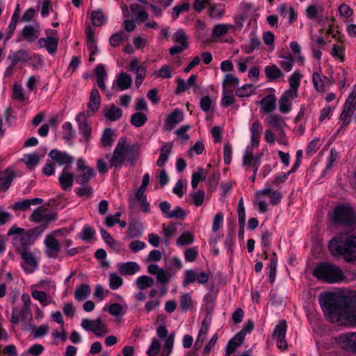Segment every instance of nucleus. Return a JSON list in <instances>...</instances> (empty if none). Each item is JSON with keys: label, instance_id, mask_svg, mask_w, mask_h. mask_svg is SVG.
Instances as JSON below:
<instances>
[{"label": "nucleus", "instance_id": "f257e3e1", "mask_svg": "<svg viewBox=\"0 0 356 356\" xmlns=\"http://www.w3.org/2000/svg\"><path fill=\"white\" fill-rule=\"evenodd\" d=\"M319 303L327 319L331 322L347 318L350 309L356 306V291L347 296H339L327 292L321 294Z\"/></svg>", "mask_w": 356, "mask_h": 356}, {"label": "nucleus", "instance_id": "f03ea898", "mask_svg": "<svg viewBox=\"0 0 356 356\" xmlns=\"http://www.w3.org/2000/svg\"><path fill=\"white\" fill-rule=\"evenodd\" d=\"M328 248L334 256H341L348 262L356 261V233L341 234L330 241Z\"/></svg>", "mask_w": 356, "mask_h": 356}, {"label": "nucleus", "instance_id": "7ed1b4c3", "mask_svg": "<svg viewBox=\"0 0 356 356\" xmlns=\"http://www.w3.org/2000/svg\"><path fill=\"white\" fill-rule=\"evenodd\" d=\"M313 275L327 283H337L344 279L343 271L337 266L321 262L314 269Z\"/></svg>", "mask_w": 356, "mask_h": 356}, {"label": "nucleus", "instance_id": "20e7f679", "mask_svg": "<svg viewBox=\"0 0 356 356\" xmlns=\"http://www.w3.org/2000/svg\"><path fill=\"white\" fill-rule=\"evenodd\" d=\"M7 236H13L12 244L16 253L29 250V247L33 244V240L30 239L26 229L18 227L15 225L8 229Z\"/></svg>", "mask_w": 356, "mask_h": 356}, {"label": "nucleus", "instance_id": "39448f33", "mask_svg": "<svg viewBox=\"0 0 356 356\" xmlns=\"http://www.w3.org/2000/svg\"><path fill=\"white\" fill-rule=\"evenodd\" d=\"M333 218L336 223L350 228L356 227V212L350 206L341 204L336 207Z\"/></svg>", "mask_w": 356, "mask_h": 356}, {"label": "nucleus", "instance_id": "423d86ee", "mask_svg": "<svg viewBox=\"0 0 356 356\" xmlns=\"http://www.w3.org/2000/svg\"><path fill=\"white\" fill-rule=\"evenodd\" d=\"M57 219V212L49 211L47 209H42L41 207H37L29 218L31 222L45 225L46 227L49 223L56 221Z\"/></svg>", "mask_w": 356, "mask_h": 356}, {"label": "nucleus", "instance_id": "0eeeda50", "mask_svg": "<svg viewBox=\"0 0 356 356\" xmlns=\"http://www.w3.org/2000/svg\"><path fill=\"white\" fill-rule=\"evenodd\" d=\"M125 154V139L120 138L109 160L108 167L120 168L126 161Z\"/></svg>", "mask_w": 356, "mask_h": 356}, {"label": "nucleus", "instance_id": "6e6552de", "mask_svg": "<svg viewBox=\"0 0 356 356\" xmlns=\"http://www.w3.org/2000/svg\"><path fill=\"white\" fill-rule=\"evenodd\" d=\"M81 325L84 330L93 332L97 337L108 333V330L100 318L93 321L85 318L82 320Z\"/></svg>", "mask_w": 356, "mask_h": 356}, {"label": "nucleus", "instance_id": "1a4fd4ad", "mask_svg": "<svg viewBox=\"0 0 356 356\" xmlns=\"http://www.w3.org/2000/svg\"><path fill=\"white\" fill-rule=\"evenodd\" d=\"M19 254L24 266H23L24 270L27 273H31L35 270L38 266V261L33 254L29 250H23L17 252Z\"/></svg>", "mask_w": 356, "mask_h": 356}, {"label": "nucleus", "instance_id": "9d476101", "mask_svg": "<svg viewBox=\"0 0 356 356\" xmlns=\"http://www.w3.org/2000/svg\"><path fill=\"white\" fill-rule=\"evenodd\" d=\"M286 332V321H280L277 325L273 334V337L276 340L277 346L280 349H285L287 347V343L285 339Z\"/></svg>", "mask_w": 356, "mask_h": 356}, {"label": "nucleus", "instance_id": "9b49d317", "mask_svg": "<svg viewBox=\"0 0 356 356\" xmlns=\"http://www.w3.org/2000/svg\"><path fill=\"white\" fill-rule=\"evenodd\" d=\"M295 91L286 90L279 99V109L282 113H287L291 110V102L297 97Z\"/></svg>", "mask_w": 356, "mask_h": 356}, {"label": "nucleus", "instance_id": "f8f14e48", "mask_svg": "<svg viewBox=\"0 0 356 356\" xmlns=\"http://www.w3.org/2000/svg\"><path fill=\"white\" fill-rule=\"evenodd\" d=\"M129 70L136 74L135 84L137 88H139L145 77L146 68L139 65L138 59H134L129 63Z\"/></svg>", "mask_w": 356, "mask_h": 356}, {"label": "nucleus", "instance_id": "ddd939ff", "mask_svg": "<svg viewBox=\"0 0 356 356\" xmlns=\"http://www.w3.org/2000/svg\"><path fill=\"white\" fill-rule=\"evenodd\" d=\"M45 254L49 258H56L60 250L58 241L52 235H47L44 240Z\"/></svg>", "mask_w": 356, "mask_h": 356}, {"label": "nucleus", "instance_id": "4468645a", "mask_svg": "<svg viewBox=\"0 0 356 356\" xmlns=\"http://www.w3.org/2000/svg\"><path fill=\"white\" fill-rule=\"evenodd\" d=\"M49 156L60 165H65V168H64L65 170L67 166L70 165L74 161V158L72 156L65 152L58 151L56 149L51 150Z\"/></svg>", "mask_w": 356, "mask_h": 356}, {"label": "nucleus", "instance_id": "2eb2a0df", "mask_svg": "<svg viewBox=\"0 0 356 356\" xmlns=\"http://www.w3.org/2000/svg\"><path fill=\"white\" fill-rule=\"evenodd\" d=\"M184 112L179 108H175L166 118L163 127L165 131H171L177 124L184 120Z\"/></svg>", "mask_w": 356, "mask_h": 356}, {"label": "nucleus", "instance_id": "dca6fc26", "mask_svg": "<svg viewBox=\"0 0 356 356\" xmlns=\"http://www.w3.org/2000/svg\"><path fill=\"white\" fill-rule=\"evenodd\" d=\"M339 343L344 349L356 352V332L339 336Z\"/></svg>", "mask_w": 356, "mask_h": 356}, {"label": "nucleus", "instance_id": "f3484780", "mask_svg": "<svg viewBox=\"0 0 356 356\" xmlns=\"http://www.w3.org/2000/svg\"><path fill=\"white\" fill-rule=\"evenodd\" d=\"M76 120L78 124L80 133L85 138L86 141H88L91 136V128L88 124L86 121V116L84 113H79L76 117Z\"/></svg>", "mask_w": 356, "mask_h": 356}, {"label": "nucleus", "instance_id": "a211bd4d", "mask_svg": "<svg viewBox=\"0 0 356 356\" xmlns=\"http://www.w3.org/2000/svg\"><path fill=\"white\" fill-rule=\"evenodd\" d=\"M40 48L45 47L50 54L56 53L58 49V40L53 36L40 38L38 41Z\"/></svg>", "mask_w": 356, "mask_h": 356}, {"label": "nucleus", "instance_id": "6ab92c4d", "mask_svg": "<svg viewBox=\"0 0 356 356\" xmlns=\"http://www.w3.org/2000/svg\"><path fill=\"white\" fill-rule=\"evenodd\" d=\"M15 177V173L10 168L0 172V191H6Z\"/></svg>", "mask_w": 356, "mask_h": 356}, {"label": "nucleus", "instance_id": "aec40b11", "mask_svg": "<svg viewBox=\"0 0 356 356\" xmlns=\"http://www.w3.org/2000/svg\"><path fill=\"white\" fill-rule=\"evenodd\" d=\"M104 117L110 121H117L122 115V111L114 104L106 105L104 107Z\"/></svg>", "mask_w": 356, "mask_h": 356}, {"label": "nucleus", "instance_id": "412c9836", "mask_svg": "<svg viewBox=\"0 0 356 356\" xmlns=\"http://www.w3.org/2000/svg\"><path fill=\"white\" fill-rule=\"evenodd\" d=\"M8 59L10 60L13 65H17L19 63H27L31 59V56L26 50L19 49L18 51L10 52L8 56Z\"/></svg>", "mask_w": 356, "mask_h": 356}, {"label": "nucleus", "instance_id": "4be33fe9", "mask_svg": "<svg viewBox=\"0 0 356 356\" xmlns=\"http://www.w3.org/2000/svg\"><path fill=\"white\" fill-rule=\"evenodd\" d=\"M276 100L274 94H269L260 100V107L264 113H271L275 108Z\"/></svg>", "mask_w": 356, "mask_h": 356}, {"label": "nucleus", "instance_id": "5701e85b", "mask_svg": "<svg viewBox=\"0 0 356 356\" xmlns=\"http://www.w3.org/2000/svg\"><path fill=\"white\" fill-rule=\"evenodd\" d=\"M74 179L75 177L72 172H67L65 169H63L58 178V181L62 189L64 191L70 189L73 185Z\"/></svg>", "mask_w": 356, "mask_h": 356}, {"label": "nucleus", "instance_id": "b1692460", "mask_svg": "<svg viewBox=\"0 0 356 356\" xmlns=\"http://www.w3.org/2000/svg\"><path fill=\"white\" fill-rule=\"evenodd\" d=\"M125 152L126 161L129 163L131 166L135 165L139 156L138 146L134 145H127L125 143Z\"/></svg>", "mask_w": 356, "mask_h": 356}, {"label": "nucleus", "instance_id": "393cba45", "mask_svg": "<svg viewBox=\"0 0 356 356\" xmlns=\"http://www.w3.org/2000/svg\"><path fill=\"white\" fill-rule=\"evenodd\" d=\"M39 33V26H36L35 27L32 26H25L22 29L21 34L24 39L26 40L29 42H33L38 38Z\"/></svg>", "mask_w": 356, "mask_h": 356}, {"label": "nucleus", "instance_id": "a878e982", "mask_svg": "<svg viewBox=\"0 0 356 356\" xmlns=\"http://www.w3.org/2000/svg\"><path fill=\"white\" fill-rule=\"evenodd\" d=\"M118 270L122 275H132L140 270L139 265L134 261L120 264Z\"/></svg>", "mask_w": 356, "mask_h": 356}, {"label": "nucleus", "instance_id": "bb28decb", "mask_svg": "<svg viewBox=\"0 0 356 356\" xmlns=\"http://www.w3.org/2000/svg\"><path fill=\"white\" fill-rule=\"evenodd\" d=\"M263 128L259 121H255L250 127L251 145L258 146Z\"/></svg>", "mask_w": 356, "mask_h": 356}, {"label": "nucleus", "instance_id": "cd10ccee", "mask_svg": "<svg viewBox=\"0 0 356 356\" xmlns=\"http://www.w3.org/2000/svg\"><path fill=\"white\" fill-rule=\"evenodd\" d=\"M172 143H165L160 149V156L156 161L158 166H163L168 161L169 155L172 152Z\"/></svg>", "mask_w": 356, "mask_h": 356}, {"label": "nucleus", "instance_id": "c85d7f7f", "mask_svg": "<svg viewBox=\"0 0 356 356\" xmlns=\"http://www.w3.org/2000/svg\"><path fill=\"white\" fill-rule=\"evenodd\" d=\"M101 97L97 88H93L90 92V100L88 104V108L92 113L96 112L100 105Z\"/></svg>", "mask_w": 356, "mask_h": 356}, {"label": "nucleus", "instance_id": "c756f323", "mask_svg": "<svg viewBox=\"0 0 356 356\" xmlns=\"http://www.w3.org/2000/svg\"><path fill=\"white\" fill-rule=\"evenodd\" d=\"M130 10L132 16L135 18L137 22H143L147 19V13L140 9V6L138 3H133L130 6Z\"/></svg>", "mask_w": 356, "mask_h": 356}, {"label": "nucleus", "instance_id": "7c9ffc66", "mask_svg": "<svg viewBox=\"0 0 356 356\" xmlns=\"http://www.w3.org/2000/svg\"><path fill=\"white\" fill-rule=\"evenodd\" d=\"M95 175L94 169H88L85 172H77L75 181L79 185L90 184V180Z\"/></svg>", "mask_w": 356, "mask_h": 356}, {"label": "nucleus", "instance_id": "2f4dec72", "mask_svg": "<svg viewBox=\"0 0 356 356\" xmlns=\"http://www.w3.org/2000/svg\"><path fill=\"white\" fill-rule=\"evenodd\" d=\"M90 294V288L87 284L78 286L74 291V298L78 301L85 300Z\"/></svg>", "mask_w": 356, "mask_h": 356}, {"label": "nucleus", "instance_id": "473e14b6", "mask_svg": "<svg viewBox=\"0 0 356 356\" xmlns=\"http://www.w3.org/2000/svg\"><path fill=\"white\" fill-rule=\"evenodd\" d=\"M95 74L97 76V83L99 88L105 90L106 86L104 83V79L106 77V72L103 64H99L96 66L95 69Z\"/></svg>", "mask_w": 356, "mask_h": 356}, {"label": "nucleus", "instance_id": "72a5a7b5", "mask_svg": "<svg viewBox=\"0 0 356 356\" xmlns=\"http://www.w3.org/2000/svg\"><path fill=\"white\" fill-rule=\"evenodd\" d=\"M225 6L222 3L211 4L209 8V15L210 17L220 19L225 14Z\"/></svg>", "mask_w": 356, "mask_h": 356}, {"label": "nucleus", "instance_id": "f704fd0d", "mask_svg": "<svg viewBox=\"0 0 356 356\" xmlns=\"http://www.w3.org/2000/svg\"><path fill=\"white\" fill-rule=\"evenodd\" d=\"M115 83L120 90H124L131 86L132 79L127 73L121 72L118 74Z\"/></svg>", "mask_w": 356, "mask_h": 356}, {"label": "nucleus", "instance_id": "c9c22d12", "mask_svg": "<svg viewBox=\"0 0 356 356\" xmlns=\"http://www.w3.org/2000/svg\"><path fill=\"white\" fill-rule=\"evenodd\" d=\"M264 72H265L266 77L269 80H272V81L276 80V79L280 78L281 76H284L282 71L275 65L266 66L265 69H264Z\"/></svg>", "mask_w": 356, "mask_h": 356}, {"label": "nucleus", "instance_id": "e433bc0d", "mask_svg": "<svg viewBox=\"0 0 356 356\" xmlns=\"http://www.w3.org/2000/svg\"><path fill=\"white\" fill-rule=\"evenodd\" d=\"M143 227L141 223L138 222H132L129 225L127 231V237L129 238H134L141 235Z\"/></svg>", "mask_w": 356, "mask_h": 356}, {"label": "nucleus", "instance_id": "4c0bfd02", "mask_svg": "<svg viewBox=\"0 0 356 356\" xmlns=\"http://www.w3.org/2000/svg\"><path fill=\"white\" fill-rule=\"evenodd\" d=\"M136 284L140 290H145L147 288L152 287L154 281V279L149 276L142 275L137 278Z\"/></svg>", "mask_w": 356, "mask_h": 356}, {"label": "nucleus", "instance_id": "58836bf2", "mask_svg": "<svg viewBox=\"0 0 356 356\" xmlns=\"http://www.w3.org/2000/svg\"><path fill=\"white\" fill-rule=\"evenodd\" d=\"M172 39L175 42L179 43L183 47L188 49V36L182 29H178L173 35Z\"/></svg>", "mask_w": 356, "mask_h": 356}, {"label": "nucleus", "instance_id": "ea45409f", "mask_svg": "<svg viewBox=\"0 0 356 356\" xmlns=\"http://www.w3.org/2000/svg\"><path fill=\"white\" fill-rule=\"evenodd\" d=\"M100 233L102 238L108 245H109L110 247L115 250H119L120 248V243L115 241L114 238H113L111 234L107 231L102 228L100 229Z\"/></svg>", "mask_w": 356, "mask_h": 356}, {"label": "nucleus", "instance_id": "a19ab883", "mask_svg": "<svg viewBox=\"0 0 356 356\" xmlns=\"http://www.w3.org/2000/svg\"><path fill=\"white\" fill-rule=\"evenodd\" d=\"M301 77V74L298 71H295L289 79L291 88L287 90L295 91L296 94L298 95V88L300 84Z\"/></svg>", "mask_w": 356, "mask_h": 356}, {"label": "nucleus", "instance_id": "79ce46f5", "mask_svg": "<svg viewBox=\"0 0 356 356\" xmlns=\"http://www.w3.org/2000/svg\"><path fill=\"white\" fill-rule=\"evenodd\" d=\"M261 44V41L259 38L256 35L255 33H251L250 35V41L248 47L244 49V51L246 54H251L255 49H259Z\"/></svg>", "mask_w": 356, "mask_h": 356}, {"label": "nucleus", "instance_id": "37998d69", "mask_svg": "<svg viewBox=\"0 0 356 356\" xmlns=\"http://www.w3.org/2000/svg\"><path fill=\"white\" fill-rule=\"evenodd\" d=\"M147 120V118L143 113L136 112L131 115L130 122L134 127H140L145 124Z\"/></svg>", "mask_w": 356, "mask_h": 356}, {"label": "nucleus", "instance_id": "c03bdc74", "mask_svg": "<svg viewBox=\"0 0 356 356\" xmlns=\"http://www.w3.org/2000/svg\"><path fill=\"white\" fill-rule=\"evenodd\" d=\"M193 234L190 232L185 231L177 239L176 243L178 246H184L193 243Z\"/></svg>", "mask_w": 356, "mask_h": 356}, {"label": "nucleus", "instance_id": "a18cd8bd", "mask_svg": "<svg viewBox=\"0 0 356 356\" xmlns=\"http://www.w3.org/2000/svg\"><path fill=\"white\" fill-rule=\"evenodd\" d=\"M190 8V3L188 0H186L181 4L177 5L173 7L172 11V17L173 19L179 18V15L182 13L187 12Z\"/></svg>", "mask_w": 356, "mask_h": 356}, {"label": "nucleus", "instance_id": "49530a36", "mask_svg": "<svg viewBox=\"0 0 356 356\" xmlns=\"http://www.w3.org/2000/svg\"><path fill=\"white\" fill-rule=\"evenodd\" d=\"M91 19L93 26H99L106 22V18L102 10L93 11L91 14Z\"/></svg>", "mask_w": 356, "mask_h": 356}, {"label": "nucleus", "instance_id": "de8ad7c7", "mask_svg": "<svg viewBox=\"0 0 356 356\" xmlns=\"http://www.w3.org/2000/svg\"><path fill=\"white\" fill-rule=\"evenodd\" d=\"M312 83L316 91L320 92L325 91V83L322 74L318 72H314L312 74Z\"/></svg>", "mask_w": 356, "mask_h": 356}, {"label": "nucleus", "instance_id": "09e8293b", "mask_svg": "<svg viewBox=\"0 0 356 356\" xmlns=\"http://www.w3.org/2000/svg\"><path fill=\"white\" fill-rule=\"evenodd\" d=\"M95 235V229L88 225H86L81 233H80V238L83 241H86V242H89L90 241L92 240V238L94 237V236Z\"/></svg>", "mask_w": 356, "mask_h": 356}, {"label": "nucleus", "instance_id": "8fccbe9b", "mask_svg": "<svg viewBox=\"0 0 356 356\" xmlns=\"http://www.w3.org/2000/svg\"><path fill=\"white\" fill-rule=\"evenodd\" d=\"M204 179L205 177L204 176V168L202 167H198L197 168V171L194 172L192 175V188L195 189L197 187L199 182Z\"/></svg>", "mask_w": 356, "mask_h": 356}, {"label": "nucleus", "instance_id": "3c124183", "mask_svg": "<svg viewBox=\"0 0 356 356\" xmlns=\"http://www.w3.org/2000/svg\"><path fill=\"white\" fill-rule=\"evenodd\" d=\"M79 197H91L93 195V188L90 184L81 185V187L75 189Z\"/></svg>", "mask_w": 356, "mask_h": 356}, {"label": "nucleus", "instance_id": "603ef678", "mask_svg": "<svg viewBox=\"0 0 356 356\" xmlns=\"http://www.w3.org/2000/svg\"><path fill=\"white\" fill-rule=\"evenodd\" d=\"M113 131L111 128H106L102 136L101 141L104 146L110 147L113 143Z\"/></svg>", "mask_w": 356, "mask_h": 356}, {"label": "nucleus", "instance_id": "864d4df0", "mask_svg": "<svg viewBox=\"0 0 356 356\" xmlns=\"http://www.w3.org/2000/svg\"><path fill=\"white\" fill-rule=\"evenodd\" d=\"M63 130V138L65 140H72L75 137V131L70 122H65L62 126Z\"/></svg>", "mask_w": 356, "mask_h": 356}, {"label": "nucleus", "instance_id": "5fc2aeb1", "mask_svg": "<svg viewBox=\"0 0 356 356\" xmlns=\"http://www.w3.org/2000/svg\"><path fill=\"white\" fill-rule=\"evenodd\" d=\"M45 229V225H40L34 228L26 229V232L28 234L30 239L33 240L34 243L35 240H36L43 233Z\"/></svg>", "mask_w": 356, "mask_h": 356}, {"label": "nucleus", "instance_id": "6e6d98bb", "mask_svg": "<svg viewBox=\"0 0 356 356\" xmlns=\"http://www.w3.org/2000/svg\"><path fill=\"white\" fill-rule=\"evenodd\" d=\"M277 259L275 253H273V257L270 258L269 268V281L273 283L276 277V268H277Z\"/></svg>", "mask_w": 356, "mask_h": 356}, {"label": "nucleus", "instance_id": "4d7b16f0", "mask_svg": "<svg viewBox=\"0 0 356 356\" xmlns=\"http://www.w3.org/2000/svg\"><path fill=\"white\" fill-rule=\"evenodd\" d=\"M192 306V298L188 293L183 294L180 297V308L181 311L186 312Z\"/></svg>", "mask_w": 356, "mask_h": 356}, {"label": "nucleus", "instance_id": "13d9d810", "mask_svg": "<svg viewBox=\"0 0 356 356\" xmlns=\"http://www.w3.org/2000/svg\"><path fill=\"white\" fill-rule=\"evenodd\" d=\"M123 283L122 277L115 273H111L109 276V286L113 290L120 288Z\"/></svg>", "mask_w": 356, "mask_h": 356}, {"label": "nucleus", "instance_id": "bf43d9fd", "mask_svg": "<svg viewBox=\"0 0 356 356\" xmlns=\"http://www.w3.org/2000/svg\"><path fill=\"white\" fill-rule=\"evenodd\" d=\"M124 35L125 33L123 31L113 34L109 39L110 44L115 47L119 46L124 41Z\"/></svg>", "mask_w": 356, "mask_h": 356}, {"label": "nucleus", "instance_id": "052dcab7", "mask_svg": "<svg viewBox=\"0 0 356 356\" xmlns=\"http://www.w3.org/2000/svg\"><path fill=\"white\" fill-rule=\"evenodd\" d=\"M25 163L29 168L35 167L40 161V156L36 153L28 154L25 156Z\"/></svg>", "mask_w": 356, "mask_h": 356}, {"label": "nucleus", "instance_id": "680f3d73", "mask_svg": "<svg viewBox=\"0 0 356 356\" xmlns=\"http://www.w3.org/2000/svg\"><path fill=\"white\" fill-rule=\"evenodd\" d=\"M253 85L252 84H245L241 88H237L235 90V95L240 97H246L251 95L252 93V88Z\"/></svg>", "mask_w": 356, "mask_h": 356}, {"label": "nucleus", "instance_id": "e2e57ef3", "mask_svg": "<svg viewBox=\"0 0 356 356\" xmlns=\"http://www.w3.org/2000/svg\"><path fill=\"white\" fill-rule=\"evenodd\" d=\"M172 275L169 272L165 271L163 268H161L156 275V280L162 286H164L168 283Z\"/></svg>", "mask_w": 356, "mask_h": 356}, {"label": "nucleus", "instance_id": "0e129e2a", "mask_svg": "<svg viewBox=\"0 0 356 356\" xmlns=\"http://www.w3.org/2000/svg\"><path fill=\"white\" fill-rule=\"evenodd\" d=\"M191 197L196 207L201 206L204 200L205 193L203 190H198L191 193Z\"/></svg>", "mask_w": 356, "mask_h": 356}, {"label": "nucleus", "instance_id": "69168bd1", "mask_svg": "<svg viewBox=\"0 0 356 356\" xmlns=\"http://www.w3.org/2000/svg\"><path fill=\"white\" fill-rule=\"evenodd\" d=\"M186 213L184 209L179 206H177L171 212L169 213L168 218H177L183 220L186 218Z\"/></svg>", "mask_w": 356, "mask_h": 356}, {"label": "nucleus", "instance_id": "338daca9", "mask_svg": "<svg viewBox=\"0 0 356 356\" xmlns=\"http://www.w3.org/2000/svg\"><path fill=\"white\" fill-rule=\"evenodd\" d=\"M228 24H217L214 26L212 31L213 35L215 37H220L225 35L228 31Z\"/></svg>", "mask_w": 356, "mask_h": 356}, {"label": "nucleus", "instance_id": "774afa93", "mask_svg": "<svg viewBox=\"0 0 356 356\" xmlns=\"http://www.w3.org/2000/svg\"><path fill=\"white\" fill-rule=\"evenodd\" d=\"M282 58L283 60L280 62V65L285 72H288L291 70L294 65V60L292 58L291 56Z\"/></svg>", "mask_w": 356, "mask_h": 356}]
</instances>
